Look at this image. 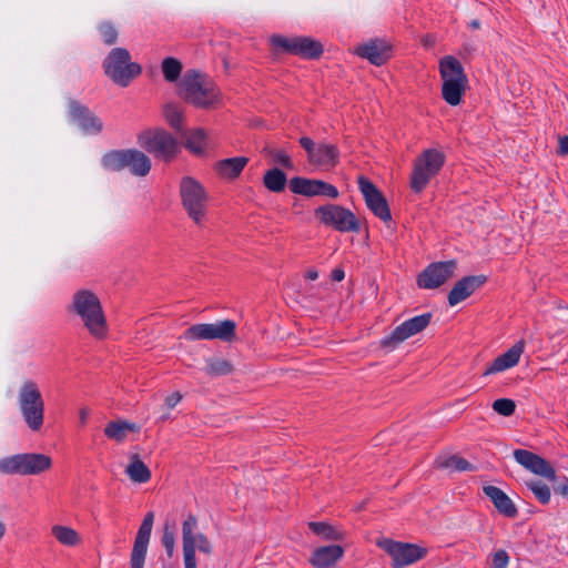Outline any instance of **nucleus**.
<instances>
[{"label": "nucleus", "instance_id": "f257e3e1", "mask_svg": "<svg viewBox=\"0 0 568 568\" xmlns=\"http://www.w3.org/2000/svg\"><path fill=\"white\" fill-rule=\"evenodd\" d=\"M69 312L77 315L85 329L97 339L108 335V322L99 296L91 290L82 288L72 295Z\"/></svg>", "mask_w": 568, "mask_h": 568}, {"label": "nucleus", "instance_id": "f03ea898", "mask_svg": "<svg viewBox=\"0 0 568 568\" xmlns=\"http://www.w3.org/2000/svg\"><path fill=\"white\" fill-rule=\"evenodd\" d=\"M179 94L185 102L201 109L215 108L222 100L221 90L215 81L197 70L184 73L179 84Z\"/></svg>", "mask_w": 568, "mask_h": 568}, {"label": "nucleus", "instance_id": "7ed1b4c3", "mask_svg": "<svg viewBox=\"0 0 568 568\" xmlns=\"http://www.w3.org/2000/svg\"><path fill=\"white\" fill-rule=\"evenodd\" d=\"M181 203L187 216L197 226H203L207 219L210 195L204 185L193 176H183L179 186Z\"/></svg>", "mask_w": 568, "mask_h": 568}, {"label": "nucleus", "instance_id": "20e7f679", "mask_svg": "<svg viewBox=\"0 0 568 568\" xmlns=\"http://www.w3.org/2000/svg\"><path fill=\"white\" fill-rule=\"evenodd\" d=\"M17 400L27 426L32 432L40 430L44 422V400L38 384L32 379L23 381L18 389Z\"/></svg>", "mask_w": 568, "mask_h": 568}, {"label": "nucleus", "instance_id": "39448f33", "mask_svg": "<svg viewBox=\"0 0 568 568\" xmlns=\"http://www.w3.org/2000/svg\"><path fill=\"white\" fill-rule=\"evenodd\" d=\"M443 80L442 95L449 105H458L467 87V77L462 63L454 57H444L439 62Z\"/></svg>", "mask_w": 568, "mask_h": 568}, {"label": "nucleus", "instance_id": "423d86ee", "mask_svg": "<svg viewBox=\"0 0 568 568\" xmlns=\"http://www.w3.org/2000/svg\"><path fill=\"white\" fill-rule=\"evenodd\" d=\"M103 69L110 80L123 88L142 72L141 65L131 60L130 52L124 48L112 49L103 60Z\"/></svg>", "mask_w": 568, "mask_h": 568}, {"label": "nucleus", "instance_id": "0eeeda50", "mask_svg": "<svg viewBox=\"0 0 568 568\" xmlns=\"http://www.w3.org/2000/svg\"><path fill=\"white\" fill-rule=\"evenodd\" d=\"M197 518L193 514H189L182 523V545L185 568H196V550L207 556L213 552L212 541L206 535L197 531Z\"/></svg>", "mask_w": 568, "mask_h": 568}, {"label": "nucleus", "instance_id": "6e6552de", "mask_svg": "<svg viewBox=\"0 0 568 568\" xmlns=\"http://www.w3.org/2000/svg\"><path fill=\"white\" fill-rule=\"evenodd\" d=\"M445 159L444 152L436 148H428L416 158L410 176V187L415 193L422 192L427 186L443 168Z\"/></svg>", "mask_w": 568, "mask_h": 568}, {"label": "nucleus", "instance_id": "1a4fd4ad", "mask_svg": "<svg viewBox=\"0 0 568 568\" xmlns=\"http://www.w3.org/2000/svg\"><path fill=\"white\" fill-rule=\"evenodd\" d=\"M52 460L44 454L22 453L0 459V474L39 475L50 469Z\"/></svg>", "mask_w": 568, "mask_h": 568}, {"label": "nucleus", "instance_id": "9d476101", "mask_svg": "<svg viewBox=\"0 0 568 568\" xmlns=\"http://www.w3.org/2000/svg\"><path fill=\"white\" fill-rule=\"evenodd\" d=\"M314 214L323 225L338 232L357 233L361 230V223L356 215L344 206L337 204L322 205L314 211Z\"/></svg>", "mask_w": 568, "mask_h": 568}, {"label": "nucleus", "instance_id": "9b49d317", "mask_svg": "<svg viewBox=\"0 0 568 568\" xmlns=\"http://www.w3.org/2000/svg\"><path fill=\"white\" fill-rule=\"evenodd\" d=\"M103 165L111 171L130 169L139 176L146 175L151 169L150 159L138 150L111 151L103 156Z\"/></svg>", "mask_w": 568, "mask_h": 568}, {"label": "nucleus", "instance_id": "f8f14e48", "mask_svg": "<svg viewBox=\"0 0 568 568\" xmlns=\"http://www.w3.org/2000/svg\"><path fill=\"white\" fill-rule=\"evenodd\" d=\"M187 341L219 339L232 343L236 339V323L232 320L202 323L190 326L183 334Z\"/></svg>", "mask_w": 568, "mask_h": 568}, {"label": "nucleus", "instance_id": "ddd939ff", "mask_svg": "<svg viewBox=\"0 0 568 568\" xmlns=\"http://www.w3.org/2000/svg\"><path fill=\"white\" fill-rule=\"evenodd\" d=\"M271 44L280 52L300 55L304 59H317L323 53V45L311 37H283L274 34L270 39Z\"/></svg>", "mask_w": 568, "mask_h": 568}, {"label": "nucleus", "instance_id": "4468645a", "mask_svg": "<svg viewBox=\"0 0 568 568\" xmlns=\"http://www.w3.org/2000/svg\"><path fill=\"white\" fill-rule=\"evenodd\" d=\"M376 545L389 555L393 568H404L423 559L427 550L415 544L395 541L389 538H382Z\"/></svg>", "mask_w": 568, "mask_h": 568}, {"label": "nucleus", "instance_id": "2eb2a0df", "mask_svg": "<svg viewBox=\"0 0 568 568\" xmlns=\"http://www.w3.org/2000/svg\"><path fill=\"white\" fill-rule=\"evenodd\" d=\"M433 314L424 313L417 316H414L409 320H406L398 326H396L389 335L385 336L381 341V346L383 348H387L388 351H394L406 339L415 336L416 334L423 332L432 322Z\"/></svg>", "mask_w": 568, "mask_h": 568}, {"label": "nucleus", "instance_id": "dca6fc26", "mask_svg": "<svg viewBox=\"0 0 568 568\" xmlns=\"http://www.w3.org/2000/svg\"><path fill=\"white\" fill-rule=\"evenodd\" d=\"M455 260L430 263L418 276L417 285L424 290H435L455 276Z\"/></svg>", "mask_w": 568, "mask_h": 568}, {"label": "nucleus", "instance_id": "f3484780", "mask_svg": "<svg viewBox=\"0 0 568 568\" xmlns=\"http://www.w3.org/2000/svg\"><path fill=\"white\" fill-rule=\"evenodd\" d=\"M357 183L367 207L384 222L389 221L390 211L382 192L364 175L358 176Z\"/></svg>", "mask_w": 568, "mask_h": 568}, {"label": "nucleus", "instance_id": "a211bd4d", "mask_svg": "<svg viewBox=\"0 0 568 568\" xmlns=\"http://www.w3.org/2000/svg\"><path fill=\"white\" fill-rule=\"evenodd\" d=\"M153 523L154 514L150 511L145 515L144 519L142 520L138 534L135 536L130 557L131 568H144V561L151 538Z\"/></svg>", "mask_w": 568, "mask_h": 568}, {"label": "nucleus", "instance_id": "6ab92c4d", "mask_svg": "<svg viewBox=\"0 0 568 568\" xmlns=\"http://www.w3.org/2000/svg\"><path fill=\"white\" fill-rule=\"evenodd\" d=\"M290 189L293 193L304 196L336 199L339 195L338 190L333 184L315 179L292 178L290 180Z\"/></svg>", "mask_w": 568, "mask_h": 568}, {"label": "nucleus", "instance_id": "aec40b11", "mask_svg": "<svg viewBox=\"0 0 568 568\" xmlns=\"http://www.w3.org/2000/svg\"><path fill=\"white\" fill-rule=\"evenodd\" d=\"M514 457L518 464L531 473L549 480L556 479V471L554 467L545 458L526 449H516L514 452Z\"/></svg>", "mask_w": 568, "mask_h": 568}, {"label": "nucleus", "instance_id": "412c9836", "mask_svg": "<svg viewBox=\"0 0 568 568\" xmlns=\"http://www.w3.org/2000/svg\"><path fill=\"white\" fill-rule=\"evenodd\" d=\"M69 118L73 124L87 133H95L102 130L101 120L77 101L69 102Z\"/></svg>", "mask_w": 568, "mask_h": 568}, {"label": "nucleus", "instance_id": "4be33fe9", "mask_svg": "<svg viewBox=\"0 0 568 568\" xmlns=\"http://www.w3.org/2000/svg\"><path fill=\"white\" fill-rule=\"evenodd\" d=\"M486 282L484 275H471L457 281L448 293V304L455 306L468 298L476 290Z\"/></svg>", "mask_w": 568, "mask_h": 568}, {"label": "nucleus", "instance_id": "5701e85b", "mask_svg": "<svg viewBox=\"0 0 568 568\" xmlns=\"http://www.w3.org/2000/svg\"><path fill=\"white\" fill-rule=\"evenodd\" d=\"M354 53L363 59H367L374 65L384 64L389 58V47L382 40L373 39L359 44Z\"/></svg>", "mask_w": 568, "mask_h": 568}, {"label": "nucleus", "instance_id": "b1692460", "mask_svg": "<svg viewBox=\"0 0 568 568\" xmlns=\"http://www.w3.org/2000/svg\"><path fill=\"white\" fill-rule=\"evenodd\" d=\"M525 349V342L523 339L514 344L507 352L499 355L483 373L484 376L493 375L504 372L508 368L516 366Z\"/></svg>", "mask_w": 568, "mask_h": 568}, {"label": "nucleus", "instance_id": "393cba45", "mask_svg": "<svg viewBox=\"0 0 568 568\" xmlns=\"http://www.w3.org/2000/svg\"><path fill=\"white\" fill-rule=\"evenodd\" d=\"M308 160L320 168H332L338 159V151L332 144H304Z\"/></svg>", "mask_w": 568, "mask_h": 568}, {"label": "nucleus", "instance_id": "a878e982", "mask_svg": "<svg viewBox=\"0 0 568 568\" xmlns=\"http://www.w3.org/2000/svg\"><path fill=\"white\" fill-rule=\"evenodd\" d=\"M344 555V549L339 545L323 546L315 549L310 562L316 568H329L335 565Z\"/></svg>", "mask_w": 568, "mask_h": 568}, {"label": "nucleus", "instance_id": "bb28decb", "mask_svg": "<svg viewBox=\"0 0 568 568\" xmlns=\"http://www.w3.org/2000/svg\"><path fill=\"white\" fill-rule=\"evenodd\" d=\"M484 494L490 498L497 510L508 518L517 516V508L513 500L498 487L487 485L483 487Z\"/></svg>", "mask_w": 568, "mask_h": 568}, {"label": "nucleus", "instance_id": "cd10ccee", "mask_svg": "<svg viewBox=\"0 0 568 568\" xmlns=\"http://www.w3.org/2000/svg\"><path fill=\"white\" fill-rule=\"evenodd\" d=\"M130 462L125 467V474L131 481L144 484L151 479V470L138 454L130 455Z\"/></svg>", "mask_w": 568, "mask_h": 568}, {"label": "nucleus", "instance_id": "c85d7f7f", "mask_svg": "<svg viewBox=\"0 0 568 568\" xmlns=\"http://www.w3.org/2000/svg\"><path fill=\"white\" fill-rule=\"evenodd\" d=\"M139 430L140 427L136 424L119 419L108 423L104 428V434L110 439L123 442L130 432Z\"/></svg>", "mask_w": 568, "mask_h": 568}, {"label": "nucleus", "instance_id": "c756f323", "mask_svg": "<svg viewBox=\"0 0 568 568\" xmlns=\"http://www.w3.org/2000/svg\"><path fill=\"white\" fill-rule=\"evenodd\" d=\"M247 162L248 159L245 156L225 159L216 163V171L224 178L234 179L242 172Z\"/></svg>", "mask_w": 568, "mask_h": 568}, {"label": "nucleus", "instance_id": "7c9ffc66", "mask_svg": "<svg viewBox=\"0 0 568 568\" xmlns=\"http://www.w3.org/2000/svg\"><path fill=\"white\" fill-rule=\"evenodd\" d=\"M287 182L286 174L277 168L267 170L263 176L264 186L274 193L284 191Z\"/></svg>", "mask_w": 568, "mask_h": 568}, {"label": "nucleus", "instance_id": "2f4dec72", "mask_svg": "<svg viewBox=\"0 0 568 568\" xmlns=\"http://www.w3.org/2000/svg\"><path fill=\"white\" fill-rule=\"evenodd\" d=\"M233 369V364L229 359L221 357H210L206 359L205 373L209 376H225L231 374Z\"/></svg>", "mask_w": 568, "mask_h": 568}, {"label": "nucleus", "instance_id": "473e14b6", "mask_svg": "<svg viewBox=\"0 0 568 568\" xmlns=\"http://www.w3.org/2000/svg\"><path fill=\"white\" fill-rule=\"evenodd\" d=\"M310 529L324 538L325 540H343L345 537V534L328 523L325 521H311L308 523Z\"/></svg>", "mask_w": 568, "mask_h": 568}, {"label": "nucleus", "instance_id": "72a5a7b5", "mask_svg": "<svg viewBox=\"0 0 568 568\" xmlns=\"http://www.w3.org/2000/svg\"><path fill=\"white\" fill-rule=\"evenodd\" d=\"M51 532L54 536V538L64 546H75L80 542V536L71 527L62 526V525H54L51 528Z\"/></svg>", "mask_w": 568, "mask_h": 568}, {"label": "nucleus", "instance_id": "f704fd0d", "mask_svg": "<svg viewBox=\"0 0 568 568\" xmlns=\"http://www.w3.org/2000/svg\"><path fill=\"white\" fill-rule=\"evenodd\" d=\"M163 116L178 132L183 131V111L178 104L166 103L163 106Z\"/></svg>", "mask_w": 568, "mask_h": 568}, {"label": "nucleus", "instance_id": "c9c22d12", "mask_svg": "<svg viewBox=\"0 0 568 568\" xmlns=\"http://www.w3.org/2000/svg\"><path fill=\"white\" fill-rule=\"evenodd\" d=\"M146 151L154 158L168 162L179 154L180 148L179 144H148Z\"/></svg>", "mask_w": 568, "mask_h": 568}, {"label": "nucleus", "instance_id": "e433bc0d", "mask_svg": "<svg viewBox=\"0 0 568 568\" xmlns=\"http://www.w3.org/2000/svg\"><path fill=\"white\" fill-rule=\"evenodd\" d=\"M139 142H173L170 133L162 128H149L138 135Z\"/></svg>", "mask_w": 568, "mask_h": 568}, {"label": "nucleus", "instance_id": "4c0bfd02", "mask_svg": "<svg viewBox=\"0 0 568 568\" xmlns=\"http://www.w3.org/2000/svg\"><path fill=\"white\" fill-rule=\"evenodd\" d=\"M436 464L438 468L456 471H465L473 469L471 464L459 456H450L444 459H438Z\"/></svg>", "mask_w": 568, "mask_h": 568}, {"label": "nucleus", "instance_id": "58836bf2", "mask_svg": "<svg viewBox=\"0 0 568 568\" xmlns=\"http://www.w3.org/2000/svg\"><path fill=\"white\" fill-rule=\"evenodd\" d=\"M162 73L168 82L179 79L182 71V63L175 58H165L161 64Z\"/></svg>", "mask_w": 568, "mask_h": 568}, {"label": "nucleus", "instance_id": "ea45409f", "mask_svg": "<svg viewBox=\"0 0 568 568\" xmlns=\"http://www.w3.org/2000/svg\"><path fill=\"white\" fill-rule=\"evenodd\" d=\"M527 487L532 491L535 497L541 504H548L551 497L550 488L539 481V480H530L526 483Z\"/></svg>", "mask_w": 568, "mask_h": 568}, {"label": "nucleus", "instance_id": "a19ab883", "mask_svg": "<svg viewBox=\"0 0 568 568\" xmlns=\"http://www.w3.org/2000/svg\"><path fill=\"white\" fill-rule=\"evenodd\" d=\"M493 408L496 413L503 416H510L516 409V404L509 398H499L493 403Z\"/></svg>", "mask_w": 568, "mask_h": 568}, {"label": "nucleus", "instance_id": "79ce46f5", "mask_svg": "<svg viewBox=\"0 0 568 568\" xmlns=\"http://www.w3.org/2000/svg\"><path fill=\"white\" fill-rule=\"evenodd\" d=\"M180 138L185 140V142H201L206 139H212L210 133L202 128H196L190 131L183 130L180 134Z\"/></svg>", "mask_w": 568, "mask_h": 568}, {"label": "nucleus", "instance_id": "37998d69", "mask_svg": "<svg viewBox=\"0 0 568 568\" xmlns=\"http://www.w3.org/2000/svg\"><path fill=\"white\" fill-rule=\"evenodd\" d=\"M265 151L270 155L272 163L280 164L285 169L294 168V164H293L290 155L287 153H285L284 151H273V150H268V149H265Z\"/></svg>", "mask_w": 568, "mask_h": 568}, {"label": "nucleus", "instance_id": "c03bdc74", "mask_svg": "<svg viewBox=\"0 0 568 568\" xmlns=\"http://www.w3.org/2000/svg\"><path fill=\"white\" fill-rule=\"evenodd\" d=\"M100 34L105 44H113L118 39V31L110 22H103L99 27Z\"/></svg>", "mask_w": 568, "mask_h": 568}, {"label": "nucleus", "instance_id": "a18cd8bd", "mask_svg": "<svg viewBox=\"0 0 568 568\" xmlns=\"http://www.w3.org/2000/svg\"><path fill=\"white\" fill-rule=\"evenodd\" d=\"M162 545L165 548L168 556L172 557L175 548V532L173 528H170L169 526L164 527Z\"/></svg>", "mask_w": 568, "mask_h": 568}, {"label": "nucleus", "instance_id": "49530a36", "mask_svg": "<svg viewBox=\"0 0 568 568\" xmlns=\"http://www.w3.org/2000/svg\"><path fill=\"white\" fill-rule=\"evenodd\" d=\"M509 556L506 550L498 549L491 555V568H507Z\"/></svg>", "mask_w": 568, "mask_h": 568}, {"label": "nucleus", "instance_id": "de8ad7c7", "mask_svg": "<svg viewBox=\"0 0 568 568\" xmlns=\"http://www.w3.org/2000/svg\"><path fill=\"white\" fill-rule=\"evenodd\" d=\"M182 400V394L179 392H174L171 395L165 397V405L169 408H174Z\"/></svg>", "mask_w": 568, "mask_h": 568}, {"label": "nucleus", "instance_id": "09e8293b", "mask_svg": "<svg viewBox=\"0 0 568 568\" xmlns=\"http://www.w3.org/2000/svg\"><path fill=\"white\" fill-rule=\"evenodd\" d=\"M554 490L556 494L568 496V478H566L562 483L554 487Z\"/></svg>", "mask_w": 568, "mask_h": 568}, {"label": "nucleus", "instance_id": "8fccbe9b", "mask_svg": "<svg viewBox=\"0 0 568 568\" xmlns=\"http://www.w3.org/2000/svg\"><path fill=\"white\" fill-rule=\"evenodd\" d=\"M187 150L195 155H201L204 152V145L203 144H185Z\"/></svg>", "mask_w": 568, "mask_h": 568}, {"label": "nucleus", "instance_id": "3c124183", "mask_svg": "<svg viewBox=\"0 0 568 568\" xmlns=\"http://www.w3.org/2000/svg\"><path fill=\"white\" fill-rule=\"evenodd\" d=\"M345 277V272L337 267V268H334L333 272H332V278L336 282H341L343 281Z\"/></svg>", "mask_w": 568, "mask_h": 568}, {"label": "nucleus", "instance_id": "603ef678", "mask_svg": "<svg viewBox=\"0 0 568 568\" xmlns=\"http://www.w3.org/2000/svg\"><path fill=\"white\" fill-rule=\"evenodd\" d=\"M305 277L310 281H315L318 277V272L315 268H310L305 273Z\"/></svg>", "mask_w": 568, "mask_h": 568}, {"label": "nucleus", "instance_id": "864d4df0", "mask_svg": "<svg viewBox=\"0 0 568 568\" xmlns=\"http://www.w3.org/2000/svg\"><path fill=\"white\" fill-rule=\"evenodd\" d=\"M79 415L81 424L84 425L89 416V409L87 407L81 408Z\"/></svg>", "mask_w": 568, "mask_h": 568}, {"label": "nucleus", "instance_id": "5fc2aeb1", "mask_svg": "<svg viewBox=\"0 0 568 568\" xmlns=\"http://www.w3.org/2000/svg\"><path fill=\"white\" fill-rule=\"evenodd\" d=\"M556 152L557 154L562 156L568 155V144H559Z\"/></svg>", "mask_w": 568, "mask_h": 568}, {"label": "nucleus", "instance_id": "6e6d98bb", "mask_svg": "<svg viewBox=\"0 0 568 568\" xmlns=\"http://www.w3.org/2000/svg\"><path fill=\"white\" fill-rule=\"evenodd\" d=\"M469 27L473 28V29H479L480 28V22L478 20H473L469 23Z\"/></svg>", "mask_w": 568, "mask_h": 568}, {"label": "nucleus", "instance_id": "4d7b16f0", "mask_svg": "<svg viewBox=\"0 0 568 568\" xmlns=\"http://www.w3.org/2000/svg\"><path fill=\"white\" fill-rule=\"evenodd\" d=\"M6 534V525L0 520V540Z\"/></svg>", "mask_w": 568, "mask_h": 568}, {"label": "nucleus", "instance_id": "13d9d810", "mask_svg": "<svg viewBox=\"0 0 568 568\" xmlns=\"http://www.w3.org/2000/svg\"><path fill=\"white\" fill-rule=\"evenodd\" d=\"M298 142L306 143V142H312V140L308 139L307 136H302Z\"/></svg>", "mask_w": 568, "mask_h": 568}, {"label": "nucleus", "instance_id": "bf43d9fd", "mask_svg": "<svg viewBox=\"0 0 568 568\" xmlns=\"http://www.w3.org/2000/svg\"><path fill=\"white\" fill-rule=\"evenodd\" d=\"M558 142H568V134L560 138Z\"/></svg>", "mask_w": 568, "mask_h": 568}, {"label": "nucleus", "instance_id": "052dcab7", "mask_svg": "<svg viewBox=\"0 0 568 568\" xmlns=\"http://www.w3.org/2000/svg\"><path fill=\"white\" fill-rule=\"evenodd\" d=\"M168 418H169V415H163V416L161 417V419H162V420H165V419H168Z\"/></svg>", "mask_w": 568, "mask_h": 568}, {"label": "nucleus", "instance_id": "680f3d73", "mask_svg": "<svg viewBox=\"0 0 568 568\" xmlns=\"http://www.w3.org/2000/svg\"><path fill=\"white\" fill-rule=\"evenodd\" d=\"M163 568H170V567H163Z\"/></svg>", "mask_w": 568, "mask_h": 568}]
</instances>
